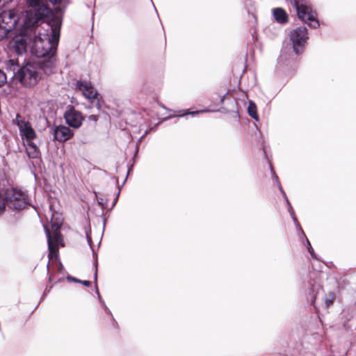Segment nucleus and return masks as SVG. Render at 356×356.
Listing matches in <instances>:
<instances>
[{
	"mask_svg": "<svg viewBox=\"0 0 356 356\" xmlns=\"http://www.w3.org/2000/svg\"><path fill=\"white\" fill-rule=\"evenodd\" d=\"M309 296L312 304L317 312H319L321 309L327 310L335 299L333 292L325 293L321 286L318 284L312 285L309 290Z\"/></svg>",
	"mask_w": 356,
	"mask_h": 356,
	"instance_id": "obj_3",
	"label": "nucleus"
},
{
	"mask_svg": "<svg viewBox=\"0 0 356 356\" xmlns=\"http://www.w3.org/2000/svg\"><path fill=\"white\" fill-rule=\"evenodd\" d=\"M248 112L249 115L251 118H252L253 119H254L257 121L259 120V116L257 113V106L252 101L249 102V105L248 107Z\"/></svg>",
	"mask_w": 356,
	"mask_h": 356,
	"instance_id": "obj_18",
	"label": "nucleus"
},
{
	"mask_svg": "<svg viewBox=\"0 0 356 356\" xmlns=\"http://www.w3.org/2000/svg\"><path fill=\"white\" fill-rule=\"evenodd\" d=\"M26 2L31 10L26 13L24 19V28L30 29L35 25L44 22V17L49 13L47 0H26Z\"/></svg>",
	"mask_w": 356,
	"mask_h": 356,
	"instance_id": "obj_2",
	"label": "nucleus"
},
{
	"mask_svg": "<svg viewBox=\"0 0 356 356\" xmlns=\"http://www.w3.org/2000/svg\"><path fill=\"white\" fill-rule=\"evenodd\" d=\"M17 125L22 138L26 139L27 142H30L36 137V134L29 122L17 120Z\"/></svg>",
	"mask_w": 356,
	"mask_h": 356,
	"instance_id": "obj_13",
	"label": "nucleus"
},
{
	"mask_svg": "<svg viewBox=\"0 0 356 356\" xmlns=\"http://www.w3.org/2000/svg\"><path fill=\"white\" fill-rule=\"evenodd\" d=\"M61 20L54 17L49 22L35 25L31 50L38 58L40 69L46 75L56 68V52L60 37Z\"/></svg>",
	"mask_w": 356,
	"mask_h": 356,
	"instance_id": "obj_1",
	"label": "nucleus"
},
{
	"mask_svg": "<svg viewBox=\"0 0 356 356\" xmlns=\"http://www.w3.org/2000/svg\"><path fill=\"white\" fill-rule=\"evenodd\" d=\"M53 134L54 139L62 143L67 141L74 136V131L64 125L55 127Z\"/></svg>",
	"mask_w": 356,
	"mask_h": 356,
	"instance_id": "obj_14",
	"label": "nucleus"
},
{
	"mask_svg": "<svg viewBox=\"0 0 356 356\" xmlns=\"http://www.w3.org/2000/svg\"><path fill=\"white\" fill-rule=\"evenodd\" d=\"M5 204L11 209L21 210L29 204L28 195L17 188H9L6 191Z\"/></svg>",
	"mask_w": 356,
	"mask_h": 356,
	"instance_id": "obj_7",
	"label": "nucleus"
},
{
	"mask_svg": "<svg viewBox=\"0 0 356 356\" xmlns=\"http://www.w3.org/2000/svg\"><path fill=\"white\" fill-rule=\"evenodd\" d=\"M49 281L50 282H52V277H51V275H50V276H49Z\"/></svg>",
	"mask_w": 356,
	"mask_h": 356,
	"instance_id": "obj_31",
	"label": "nucleus"
},
{
	"mask_svg": "<svg viewBox=\"0 0 356 356\" xmlns=\"http://www.w3.org/2000/svg\"><path fill=\"white\" fill-rule=\"evenodd\" d=\"M225 98V95H223V96H222V98H221V99H220V102H221V103H223V102H224Z\"/></svg>",
	"mask_w": 356,
	"mask_h": 356,
	"instance_id": "obj_30",
	"label": "nucleus"
},
{
	"mask_svg": "<svg viewBox=\"0 0 356 356\" xmlns=\"http://www.w3.org/2000/svg\"><path fill=\"white\" fill-rule=\"evenodd\" d=\"M76 88L82 92L86 98L90 100L95 99L97 96V90L90 83L79 81L76 82Z\"/></svg>",
	"mask_w": 356,
	"mask_h": 356,
	"instance_id": "obj_15",
	"label": "nucleus"
},
{
	"mask_svg": "<svg viewBox=\"0 0 356 356\" xmlns=\"http://www.w3.org/2000/svg\"><path fill=\"white\" fill-rule=\"evenodd\" d=\"M6 81V76L5 73L0 70V86Z\"/></svg>",
	"mask_w": 356,
	"mask_h": 356,
	"instance_id": "obj_21",
	"label": "nucleus"
},
{
	"mask_svg": "<svg viewBox=\"0 0 356 356\" xmlns=\"http://www.w3.org/2000/svg\"><path fill=\"white\" fill-rule=\"evenodd\" d=\"M97 267H95V280L97 282Z\"/></svg>",
	"mask_w": 356,
	"mask_h": 356,
	"instance_id": "obj_27",
	"label": "nucleus"
},
{
	"mask_svg": "<svg viewBox=\"0 0 356 356\" xmlns=\"http://www.w3.org/2000/svg\"><path fill=\"white\" fill-rule=\"evenodd\" d=\"M207 112H210V110L209 109H205V110H201V111H186L185 113H182V114H179V115H177V116L178 117H184L186 115H191L192 116H195L197 115V114L200 113H207Z\"/></svg>",
	"mask_w": 356,
	"mask_h": 356,
	"instance_id": "obj_19",
	"label": "nucleus"
},
{
	"mask_svg": "<svg viewBox=\"0 0 356 356\" xmlns=\"http://www.w3.org/2000/svg\"><path fill=\"white\" fill-rule=\"evenodd\" d=\"M99 204H102V199L98 200Z\"/></svg>",
	"mask_w": 356,
	"mask_h": 356,
	"instance_id": "obj_32",
	"label": "nucleus"
},
{
	"mask_svg": "<svg viewBox=\"0 0 356 356\" xmlns=\"http://www.w3.org/2000/svg\"><path fill=\"white\" fill-rule=\"evenodd\" d=\"M118 196H119V193L117 194V195H116V197H115V198L114 200L113 205H115V204L118 201Z\"/></svg>",
	"mask_w": 356,
	"mask_h": 356,
	"instance_id": "obj_29",
	"label": "nucleus"
},
{
	"mask_svg": "<svg viewBox=\"0 0 356 356\" xmlns=\"http://www.w3.org/2000/svg\"><path fill=\"white\" fill-rule=\"evenodd\" d=\"M307 29L306 27H298L293 30L290 34V40L294 53L297 55L301 54L305 49L308 40Z\"/></svg>",
	"mask_w": 356,
	"mask_h": 356,
	"instance_id": "obj_10",
	"label": "nucleus"
},
{
	"mask_svg": "<svg viewBox=\"0 0 356 356\" xmlns=\"http://www.w3.org/2000/svg\"><path fill=\"white\" fill-rule=\"evenodd\" d=\"M8 65H10V70H13V71H15L16 70V68L18 67V63L16 60H15L14 59H10L9 61H8Z\"/></svg>",
	"mask_w": 356,
	"mask_h": 356,
	"instance_id": "obj_20",
	"label": "nucleus"
},
{
	"mask_svg": "<svg viewBox=\"0 0 356 356\" xmlns=\"http://www.w3.org/2000/svg\"><path fill=\"white\" fill-rule=\"evenodd\" d=\"M50 2L54 5L56 4H61L63 3H65V0H49Z\"/></svg>",
	"mask_w": 356,
	"mask_h": 356,
	"instance_id": "obj_22",
	"label": "nucleus"
},
{
	"mask_svg": "<svg viewBox=\"0 0 356 356\" xmlns=\"http://www.w3.org/2000/svg\"><path fill=\"white\" fill-rule=\"evenodd\" d=\"M273 16L275 20L279 23L283 24L287 21L286 13L280 8H277L273 10Z\"/></svg>",
	"mask_w": 356,
	"mask_h": 356,
	"instance_id": "obj_17",
	"label": "nucleus"
},
{
	"mask_svg": "<svg viewBox=\"0 0 356 356\" xmlns=\"http://www.w3.org/2000/svg\"><path fill=\"white\" fill-rule=\"evenodd\" d=\"M295 8L298 18L308 26L313 29L319 26L316 13L313 10L309 2L307 0H293L291 1Z\"/></svg>",
	"mask_w": 356,
	"mask_h": 356,
	"instance_id": "obj_4",
	"label": "nucleus"
},
{
	"mask_svg": "<svg viewBox=\"0 0 356 356\" xmlns=\"http://www.w3.org/2000/svg\"><path fill=\"white\" fill-rule=\"evenodd\" d=\"M89 120H93L94 122L97 121V117L96 115H92L89 116Z\"/></svg>",
	"mask_w": 356,
	"mask_h": 356,
	"instance_id": "obj_26",
	"label": "nucleus"
},
{
	"mask_svg": "<svg viewBox=\"0 0 356 356\" xmlns=\"http://www.w3.org/2000/svg\"><path fill=\"white\" fill-rule=\"evenodd\" d=\"M19 21V16L14 10H3L0 13V41L8 36L14 30Z\"/></svg>",
	"mask_w": 356,
	"mask_h": 356,
	"instance_id": "obj_8",
	"label": "nucleus"
},
{
	"mask_svg": "<svg viewBox=\"0 0 356 356\" xmlns=\"http://www.w3.org/2000/svg\"><path fill=\"white\" fill-rule=\"evenodd\" d=\"M41 71L38 61L36 63H28L18 70L17 78L23 86L31 88L41 79Z\"/></svg>",
	"mask_w": 356,
	"mask_h": 356,
	"instance_id": "obj_5",
	"label": "nucleus"
},
{
	"mask_svg": "<svg viewBox=\"0 0 356 356\" xmlns=\"http://www.w3.org/2000/svg\"><path fill=\"white\" fill-rule=\"evenodd\" d=\"M34 26H32L30 29L24 28V22L22 25L20 31L19 32L20 37H17L12 45L14 51L17 55H23L26 52L28 44L32 42L33 40V31Z\"/></svg>",
	"mask_w": 356,
	"mask_h": 356,
	"instance_id": "obj_9",
	"label": "nucleus"
},
{
	"mask_svg": "<svg viewBox=\"0 0 356 356\" xmlns=\"http://www.w3.org/2000/svg\"><path fill=\"white\" fill-rule=\"evenodd\" d=\"M64 118L66 123L74 129L79 128L84 119L81 113L73 108H70L65 112Z\"/></svg>",
	"mask_w": 356,
	"mask_h": 356,
	"instance_id": "obj_12",
	"label": "nucleus"
},
{
	"mask_svg": "<svg viewBox=\"0 0 356 356\" xmlns=\"http://www.w3.org/2000/svg\"><path fill=\"white\" fill-rule=\"evenodd\" d=\"M29 158L38 159L40 156V152L38 147L31 141L27 142L26 147Z\"/></svg>",
	"mask_w": 356,
	"mask_h": 356,
	"instance_id": "obj_16",
	"label": "nucleus"
},
{
	"mask_svg": "<svg viewBox=\"0 0 356 356\" xmlns=\"http://www.w3.org/2000/svg\"><path fill=\"white\" fill-rule=\"evenodd\" d=\"M52 232H51L47 227H44L45 233L47 238V244L49 250V259L57 260L59 245H63L61 234L59 232L60 224L53 223L51 225Z\"/></svg>",
	"mask_w": 356,
	"mask_h": 356,
	"instance_id": "obj_6",
	"label": "nucleus"
},
{
	"mask_svg": "<svg viewBox=\"0 0 356 356\" xmlns=\"http://www.w3.org/2000/svg\"><path fill=\"white\" fill-rule=\"evenodd\" d=\"M270 170H271V172H272V174L275 177V180L277 184V186L279 188V190L280 191L281 193L282 194L284 200H286L287 204H288V210H289V212L290 213V215H291V218L293 219L295 225H296V229L298 232H300V233L301 234V235L305 237L306 238V242H307V248L308 250V252L310 253L311 256L312 257H314V250H313V248L309 241V240L306 238V236L304 233V232L302 231V229H301L300 226V224L296 218V217L295 216V213H294V211L290 204V202L288 200V197L285 193V192L284 191L282 187V185H281V183L280 181H279V179H278V177L277 175H275V172L273 171V168H272V166L270 165Z\"/></svg>",
	"mask_w": 356,
	"mask_h": 356,
	"instance_id": "obj_11",
	"label": "nucleus"
},
{
	"mask_svg": "<svg viewBox=\"0 0 356 356\" xmlns=\"http://www.w3.org/2000/svg\"><path fill=\"white\" fill-rule=\"evenodd\" d=\"M67 280H70V281L76 282H79V281H80V280H78V279L71 277V276H68Z\"/></svg>",
	"mask_w": 356,
	"mask_h": 356,
	"instance_id": "obj_24",
	"label": "nucleus"
},
{
	"mask_svg": "<svg viewBox=\"0 0 356 356\" xmlns=\"http://www.w3.org/2000/svg\"><path fill=\"white\" fill-rule=\"evenodd\" d=\"M87 240H88V243L91 246V238H90V236L88 234H87Z\"/></svg>",
	"mask_w": 356,
	"mask_h": 356,
	"instance_id": "obj_28",
	"label": "nucleus"
},
{
	"mask_svg": "<svg viewBox=\"0 0 356 356\" xmlns=\"http://www.w3.org/2000/svg\"><path fill=\"white\" fill-rule=\"evenodd\" d=\"M79 283H81L82 284H83L86 286H90V282L87 281V280H80V281H79Z\"/></svg>",
	"mask_w": 356,
	"mask_h": 356,
	"instance_id": "obj_23",
	"label": "nucleus"
},
{
	"mask_svg": "<svg viewBox=\"0 0 356 356\" xmlns=\"http://www.w3.org/2000/svg\"><path fill=\"white\" fill-rule=\"evenodd\" d=\"M97 293L98 294L99 298H100V295H99L98 289H97Z\"/></svg>",
	"mask_w": 356,
	"mask_h": 356,
	"instance_id": "obj_33",
	"label": "nucleus"
},
{
	"mask_svg": "<svg viewBox=\"0 0 356 356\" xmlns=\"http://www.w3.org/2000/svg\"><path fill=\"white\" fill-rule=\"evenodd\" d=\"M58 270H59L60 273H62V271H63V266L62 264H61L60 261H58Z\"/></svg>",
	"mask_w": 356,
	"mask_h": 356,
	"instance_id": "obj_25",
	"label": "nucleus"
}]
</instances>
